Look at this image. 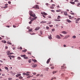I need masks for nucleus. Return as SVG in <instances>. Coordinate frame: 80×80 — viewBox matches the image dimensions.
<instances>
[{
  "instance_id": "19",
  "label": "nucleus",
  "mask_w": 80,
  "mask_h": 80,
  "mask_svg": "<svg viewBox=\"0 0 80 80\" xmlns=\"http://www.w3.org/2000/svg\"><path fill=\"white\" fill-rule=\"evenodd\" d=\"M32 61H33L34 62H37V60L36 59H32Z\"/></svg>"
},
{
  "instance_id": "6",
  "label": "nucleus",
  "mask_w": 80,
  "mask_h": 80,
  "mask_svg": "<svg viewBox=\"0 0 80 80\" xmlns=\"http://www.w3.org/2000/svg\"><path fill=\"white\" fill-rule=\"evenodd\" d=\"M50 60H51V58H49V59L47 61V64H48V63H49V62H50Z\"/></svg>"
},
{
  "instance_id": "35",
  "label": "nucleus",
  "mask_w": 80,
  "mask_h": 80,
  "mask_svg": "<svg viewBox=\"0 0 80 80\" xmlns=\"http://www.w3.org/2000/svg\"><path fill=\"white\" fill-rule=\"evenodd\" d=\"M33 77V76H28V77H27V78H30V77Z\"/></svg>"
},
{
  "instance_id": "43",
  "label": "nucleus",
  "mask_w": 80,
  "mask_h": 80,
  "mask_svg": "<svg viewBox=\"0 0 80 80\" xmlns=\"http://www.w3.org/2000/svg\"><path fill=\"white\" fill-rule=\"evenodd\" d=\"M8 79L9 80H12V78H9Z\"/></svg>"
},
{
  "instance_id": "34",
  "label": "nucleus",
  "mask_w": 80,
  "mask_h": 80,
  "mask_svg": "<svg viewBox=\"0 0 80 80\" xmlns=\"http://www.w3.org/2000/svg\"><path fill=\"white\" fill-rule=\"evenodd\" d=\"M28 31L29 32H32V29L31 28L30 29H29Z\"/></svg>"
},
{
  "instance_id": "53",
  "label": "nucleus",
  "mask_w": 80,
  "mask_h": 80,
  "mask_svg": "<svg viewBox=\"0 0 80 80\" xmlns=\"http://www.w3.org/2000/svg\"><path fill=\"white\" fill-rule=\"evenodd\" d=\"M60 36H61L62 37H63V36L62 35V34H60Z\"/></svg>"
},
{
  "instance_id": "36",
  "label": "nucleus",
  "mask_w": 80,
  "mask_h": 80,
  "mask_svg": "<svg viewBox=\"0 0 80 80\" xmlns=\"http://www.w3.org/2000/svg\"><path fill=\"white\" fill-rule=\"evenodd\" d=\"M73 38H76V36H72Z\"/></svg>"
},
{
  "instance_id": "29",
  "label": "nucleus",
  "mask_w": 80,
  "mask_h": 80,
  "mask_svg": "<svg viewBox=\"0 0 80 80\" xmlns=\"http://www.w3.org/2000/svg\"><path fill=\"white\" fill-rule=\"evenodd\" d=\"M24 59H28V58L27 57H24Z\"/></svg>"
},
{
  "instance_id": "11",
  "label": "nucleus",
  "mask_w": 80,
  "mask_h": 80,
  "mask_svg": "<svg viewBox=\"0 0 80 80\" xmlns=\"http://www.w3.org/2000/svg\"><path fill=\"white\" fill-rule=\"evenodd\" d=\"M36 8H37V9H39V7H38V5H36Z\"/></svg>"
},
{
  "instance_id": "54",
  "label": "nucleus",
  "mask_w": 80,
  "mask_h": 80,
  "mask_svg": "<svg viewBox=\"0 0 80 80\" xmlns=\"http://www.w3.org/2000/svg\"><path fill=\"white\" fill-rule=\"evenodd\" d=\"M7 53H10V51H7Z\"/></svg>"
},
{
  "instance_id": "3",
  "label": "nucleus",
  "mask_w": 80,
  "mask_h": 80,
  "mask_svg": "<svg viewBox=\"0 0 80 80\" xmlns=\"http://www.w3.org/2000/svg\"><path fill=\"white\" fill-rule=\"evenodd\" d=\"M30 16L31 17H35L36 16L35 14L33 13V14H30Z\"/></svg>"
},
{
  "instance_id": "45",
  "label": "nucleus",
  "mask_w": 80,
  "mask_h": 80,
  "mask_svg": "<svg viewBox=\"0 0 80 80\" xmlns=\"http://www.w3.org/2000/svg\"><path fill=\"white\" fill-rule=\"evenodd\" d=\"M8 8V6H5L4 7V8Z\"/></svg>"
},
{
  "instance_id": "46",
  "label": "nucleus",
  "mask_w": 80,
  "mask_h": 80,
  "mask_svg": "<svg viewBox=\"0 0 80 80\" xmlns=\"http://www.w3.org/2000/svg\"><path fill=\"white\" fill-rule=\"evenodd\" d=\"M32 21H31L30 22H29V24H32Z\"/></svg>"
},
{
  "instance_id": "8",
  "label": "nucleus",
  "mask_w": 80,
  "mask_h": 80,
  "mask_svg": "<svg viewBox=\"0 0 80 80\" xmlns=\"http://www.w3.org/2000/svg\"><path fill=\"white\" fill-rule=\"evenodd\" d=\"M67 22L68 23H72V21H70L69 19H67Z\"/></svg>"
},
{
  "instance_id": "33",
  "label": "nucleus",
  "mask_w": 80,
  "mask_h": 80,
  "mask_svg": "<svg viewBox=\"0 0 80 80\" xmlns=\"http://www.w3.org/2000/svg\"><path fill=\"white\" fill-rule=\"evenodd\" d=\"M74 2H77L78 3V2H79V1H78V0H75L74 1Z\"/></svg>"
},
{
  "instance_id": "62",
  "label": "nucleus",
  "mask_w": 80,
  "mask_h": 80,
  "mask_svg": "<svg viewBox=\"0 0 80 80\" xmlns=\"http://www.w3.org/2000/svg\"><path fill=\"white\" fill-rule=\"evenodd\" d=\"M11 57H12V58H14L15 56H11Z\"/></svg>"
},
{
  "instance_id": "16",
  "label": "nucleus",
  "mask_w": 80,
  "mask_h": 80,
  "mask_svg": "<svg viewBox=\"0 0 80 80\" xmlns=\"http://www.w3.org/2000/svg\"><path fill=\"white\" fill-rule=\"evenodd\" d=\"M39 29H40V28H39L38 27H37V28H36L35 29V30H39Z\"/></svg>"
},
{
  "instance_id": "18",
  "label": "nucleus",
  "mask_w": 80,
  "mask_h": 80,
  "mask_svg": "<svg viewBox=\"0 0 80 80\" xmlns=\"http://www.w3.org/2000/svg\"><path fill=\"white\" fill-rule=\"evenodd\" d=\"M7 43L8 44H9V45H12V43L10 42L9 41L7 42Z\"/></svg>"
},
{
  "instance_id": "49",
  "label": "nucleus",
  "mask_w": 80,
  "mask_h": 80,
  "mask_svg": "<svg viewBox=\"0 0 80 80\" xmlns=\"http://www.w3.org/2000/svg\"><path fill=\"white\" fill-rule=\"evenodd\" d=\"M43 74H41V75L40 76V77H43Z\"/></svg>"
},
{
  "instance_id": "60",
  "label": "nucleus",
  "mask_w": 80,
  "mask_h": 80,
  "mask_svg": "<svg viewBox=\"0 0 80 80\" xmlns=\"http://www.w3.org/2000/svg\"><path fill=\"white\" fill-rule=\"evenodd\" d=\"M13 27H14V28H16V26L15 25H13Z\"/></svg>"
},
{
  "instance_id": "31",
  "label": "nucleus",
  "mask_w": 80,
  "mask_h": 80,
  "mask_svg": "<svg viewBox=\"0 0 80 80\" xmlns=\"http://www.w3.org/2000/svg\"><path fill=\"white\" fill-rule=\"evenodd\" d=\"M19 79H23V77L22 76H20L19 77Z\"/></svg>"
},
{
  "instance_id": "51",
  "label": "nucleus",
  "mask_w": 80,
  "mask_h": 80,
  "mask_svg": "<svg viewBox=\"0 0 80 80\" xmlns=\"http://www.w3.org/2000/svg\"><path fill=\"white\" fill-rule=\"evenodd\" d=\"M5 69H6V70H8V67H5Z\"/></svg>"
},
{
  "instance_id": "26",
  "label": "nucleus",
  "mask_w": 80,
  "mask_h": 80,
  "mask_svg": "<svg viewBox=\"0 0 80 80\" xmlns=\"http://www.w3.org/2000/svg\"><path fill=\"white\" fill-rule=\"evenodd\" d=\"M61 11V10H56V12H60Z\"/></svg>"
},
{
  "instance_id": "23",
  "label": "nucleus",
  "mask_w": 80,
  "mask_h": 80,
  "mask_svg": "<svg viewBox=\"0 0 80 80\" xmlns=\"http://www.w3.org/2000/svg\"><path fill=\"white\" fill-rule=\"evenodd\" d=\"M25 56H26V55H21V57H25Z\"/></svg>"
},
{
  "instance_id": "7",
  "label": "nucleus",
  "mask_w": 80,
  "mask_h": 80,
  "mask_svg": "<svg viewBox=\"0 0 80 80\" xmlns=\"http://www.w3.org/2000/svg\"><path fill=\"white\" fill-rule=\"evenodd\" d=\"M10 73L12 74V75H15V74H16V73L13 72H11Z\"/></svg>"
},
{
  "instance_id": "64",
  "label": "nucleus",
  "mask_w": 80,
  "mask_h": 80,
  "mask_svg": "<svg viewBox=\"0 0 80 80\" xmlns=\"http://www.w3.org/2000/svg\"><path fill=\"white\" fill-rule=\"evenodd\" d=\"M57 8H60V6H59V5H58V6H57Z\"/></svg>"
},
{
  "instance_id": "27",
  "label": "nucleus",
  "mask_w": 80,
  "mask_h": 80,
  "mask_svg": "<svg viewBox=\"0 0 80 80\" xmlns=\"http://www.w3.org/2000/svg\"><path fill=\"white\" fill-rule=\"evenodd\" d=\"M50 8H51V9H54V7L53 6H50Z\"/></svg>"
},
{
  "instance_id": "30",
  "label": "nucleus",
  "mask_w": 80,
  "mask_h": 80,
  "mask_svg": "<svg viewBox=\"0 0 80 80\" xmlns=\"http://www.w3.org/2000/svg\"><path fill=\"white\" fill-rule=\"evenodd\" d=\"M80 2L78 3L77 4V7H80Z\"/></svg>"
},
{
  "instance_id": "50",
  "label": "nucleus",
  "mask_w": 80,
  "mask_h": 80,
  "mask_svg": "<svg viewBox=\"0 0 80 80\" xmlns=\"http://www.w3.org/2000/svg\"><path fill=\"white\" fill-rule=\"evenodd\" d=\"M40 34H41V35H42V31L40 32Z\"/></svg>"
},
{
  "instance_id": "32",
  "label": "nucleus",
  "mask_w": 80,
  "mask_h": 80,
  "mask_svg": "<svg viewBox=\"0 0 80 80\" xmlns=\"http://www.w3.org/2000/svg\"><path fill=\"white\" fill-rule=\"evenodd\" d=\"M17 58L18 60H20V59H22L20 57H18Z\"/></svg>"
},
{
  "instance_id": "56",
  "label": "nucleus",
  "mask_w": 80,
  "mask_h": 80,
  "mask_svg": "<svg viewBox=\"0 0 80 80\" xmlns=\"http://www.w3.org/2000/svg\"><path fill=\"white\" fill-rule=\"evenodd\" d=\"M40 74H37V75H36V76L37 77H38V76H39Z\"/></svg>"
},
{
  "instance_id": "15",
  "label": "nucleus",
  "mask_w": 80,
  "mask_h": 80,
  "mask_svg": "<svg viewBox=\"0 0 80 80\" xmlns=\"http://www.w3.org/2000/svg\"><path fill=\"white\" fill-rule=\"evenodd\" d=\"M47 23L46 21H42L40 22L41 23Z\"/></svg>"
},
{
  "instance_id": "24",
  "label": "nucleus",
  "mask_w": 80,
  "mask_h": 80,
  "mask_svg": "<svg viewBox=\"0 0 80 80\" xmlns=\"http://www.w3.org/2000/svg\"><path fill=\"white\" fill-rule=\"evenodd\" d=\"M27 49H25V50H23L22 51V52H27Z\"/></svg>"
},
{
  "instance_id": "61",
  "label": "nucleus",
  "mask_w": 80,
  "mask_h": 80,
  "mask_svg": "<svg viewBox=\"0 0 80 80\" xmlns=\"http://www.w3.org/2000/svg\"><path fill=\"white\" fill-rule=\"evenodd\" d=\"M26 75H27V76H29L30 74H26Z\"/></svg>"
},
{
  "instance_id": "47",
  "label": "nucleus",
  "mask_w": 80,
  "mask_h": 80,
  "mask_svg": "<svg viewBox=\"0 0 80 80\" xmlns=\"http://www.w3.org/2000/svg\"><path fill=\"white\" fill-rule=\"evenodd\" d=\"M69 18L70 19H72V18L71 16H69Z\"/></svg>"
},
{
  "instance_id": "42",
  "label": "nucleus",
  "mask_w": 80,
  "mask_h": 80,
  "mask_svg": "<svg viewBox=\"0 0 80 80\" xmlns=\"http://www.w3.org/2000/svg\"><path fill=\"white\" fill-rule=\"evenodd\" d=\"M45 5L47 6H48V3H46Z\"/></svg>"
},
{
  "instance_id": "59",
  "label": "nucleus",
  "mask_w": 80,
  "mask_h": 80,
  "mask_svg": "<svg viewBox=\"0 0 80 80\" xmlns=\"http://www.w3.org/2000/svg\"><path fill=\"white\" fill-rule=\"evenodd\" d=\"M8 3H9V4H10L11 3V2L8 1Z\"/></svg>"
},
{
  "instance_id": "4",
  "label": "nucleus",
  "mask_w": 80,
  "mask_h": 80,
  "mask_svg": "<svg viewBox=\"0 0 80 80\" xmlns=\"http://www.w3.org/2000/svg\"><path fill=\"white\" fill-rule=\"evenodd\" d=\"M65 64H63V66H61L62 68L61 69H63V68H67L66 67H65Z\"/></svg>"
},
{
  "instance_id": "41",
  "label": "nucleus",
  "mask_w": 80,
  "mask_h": 80,
  "mask_svg": "<svg viewBox=\"0 0 80 80\" xmlns=\"http://www.w3.org/2000/svg\"><path fill=\"white\" fill-rule=\"evenodd\" d=\"M30 35H35V33H30Z\"/></svg>"
},
{
  "instance_id": "21",
  "label": "nucleus",
  "mask_w": 80,
  "mask_h": 80,
  "mask_svg": "<svg viewBox=\"0 0 80 80\" xmlns=\"http://www.w3.org/2000/svg\"><path fill=\"white\" fill-rule=\"evenodd\" d=\"M64 15H65L67 16L68 15V14H67V12H64Z\"/></svg>"
},
{
  "instance_id": "48",
  "label": "nucleus",
  "mask_w": 80,
  "mask_h": 80,
  "mask_svg": "<svg viewBox=\"0 0 80 80\" xmlns=\"http://www.w3.org/2000/svg\"><path fill=\"white\" fill-rule=\"evenodd\" d=\"M48 17L49 18H51V16H48Z\"/></svg>"
},
{
  "instance_id": "28",
  "label": "nucleus",
  "mask_w": 80,
  "mask_h": 80,
  "mask_svg": "<svg viewBox=\"0 0 80 80\" xmlns=\"http://www.w3.org/2000/svg\"><path fill=\"white\" fill-rule=\"evenodd\" d=\"M70 37V35L67 36L65 37V38H68V37Z\"/></svg>"
},
{
  "instance_id": "1",
  "label": "nucleus",
  "mask_w": 80,
  "mask_h": 80,
  "mask_svg": "<svg viewBox=\"0 0 80 80\" xmlns=\"http://www.w3.org/2000/svg\"><path fill=\"white\" fill-rule=\"evenodd\" d=\"M41 14H42V16L43 17H44V18H46V17L45 16H44V15H47V13L45 12H41Z\"/></svg>"
},
{
  "instance_id": "38",
  "label": "nucleus",
  "mask_w": 80,
  "mask_h": 80,
  "mask_svg": "<svg viewBox=\"0 0 80 80\" xmlns=\"http://www.w3.org/2000/svg\"><path fill=\"white\" fill-rule=\"evenodd\" d=\"M22 75H26L27 73H26L25 72H24L23 73Z\"/></svg>"
},
{
  "instance_id": "58",
  "label": "nucleus",
  "mask_w": 80,
  "mask_h": 80,
  "mask_svg": "<svg viewBox=\"0 0 80 80\" xmlns=\"http://www.w3.org/2000/svg\"><path fill=\"white\" fill-rule=\"evenodd\" d=\"M49 27H53L52 25H49Z\"/></svg>"
},
{
  "instance_id": "25",
  "label": "nucleus",
  "mask_w": 80,
  "mask_h": 80,
  "mask_svg": "<svg viewBox=\"0 0 80 80\" xmlns=\"http://www.w3.org/2000/svg\"><path fill=\"white\" fill-rule=\"evenodd\" d=\"M57 71H54L52 72V73L53 74H54V73H57Z\"/></svg>"
},
{
  "instance_id": "10",
  "label": "nucleus",
  "mask_w": 80,
  "mask_h": 80,
  "mask_svg": "<svg viewBox=\"0 0 80 80\" xmlns=\"http://www.w3.org/2000/svg\"><path fill=\"white\" fill-rule=\"evenodd\" d=\"M16 77H18L19 76H21V74H18L16 75Z\"/></svg>"
},
{
  "instance_id": "44",
  "label": "nucleus",
  "mask_w": 80,
  "mask_h": 80,
  "mask_svg": "<svg viewBox=\"0 0 80 80\" xmlns=\"http://www.w3.org/2000/svg\"><path fill=\"white\" fill-rule=\"evenodd\" d=\"M52 7H55V5L54 4H52Z\"/></svg>"
},
{
  "instance_id": "39",
  "label": "nucleus",
  "mask_w": 80,
  "mask_h": 80,
  "mask_svg": "<svg viewBox=\"0 0 80 80\" xmlns=\"http://www.w3.org/2000/svg\"><path fill=\"white\" fill-rule=\"evenodd\" d=\"M29 63H31V59L28 60Z\"/></svg>"
},
{
  "instance_id": "13",
  "label": "nucleus",
  "mask_w": 80,
  "mask_h": 80,
  "mask_svg": "<svg viewBox=\"0 0 80 80\" xmlns=\"http://www.w3.org/2000/svg\"><path fill=\"white\" fill-rule=\"evenodd\" d=\"M37 66V64H34L32 66V67L35 68Z\"/></svg>"
},
{
  "instance_id": "9",
  "label": "nucleus",
  "mask_w": 80,
  "mask_h": 80,
  "mask_svg": "<svg viewBox=\"0 0 80 80\" xmlns=\"http://www.w3.org/2000/svg\"><path fill=\"white\" fill-rule=\"evenodd\" d=\"M48 38L51 40V39H52V35H50L49 36H48Z\"/></svg>"
},
{
  "instance_id": "37",
  "label": "nucleus",
  "mask_w": 80,
  "mask_h": 80,
  "mask_svg": "<svg viewBox=\"0 0 80 80\" xmlns=\"http://www.w3.org/2000/svg\"><path fill=\"white\" fill-rule=\"evenodd\" d=\"M56 79V78H52L51 79V80H53V79Z\"/></svg>"
},
{
  "instance_id": "14",
  "label": "nucleus",
  "mask_w": 80,
  "mask_h": 80,
  "mask_svg": "<svg viewBox=\"0 0 80 80\" xmlns=\"http://www.w3.org/2000/svg\"><path fill=\"white\" fill-rule=\"evenodd\" d=\"M2 43H7V42L5 40L2 41Z\"/></svg>"
},
{
  "instance_id": "57",
  "label": "nucleus",
  "mask_w": 80,
  "mask_h": 80,
  "mask_svg": "<svg viewBox=\"0 0 80 80\" xmlns=\"http://www.w3.org/2000/svg\"><path fill=\"white\" fill-rule=\"evenodd\" d=\"M46 28H47V29L48 30V29H49V28L48 27H46Z\"/></svg>"
},
{
  "instance_id": "40",
  "label": "nucleus",
  "mask_w": 80,
  "mask_h": 80,
  "mask_svg": "<svg viewBox=\"0 0 80 80\" xmlns=\"http://www.w3.org/2000/svg\"><path fill=\"white\" fill-rule=\"evenodd\" d=\"M80 20V18H78V19L77 20H76L77 21H78H78H79V20Z\"/></svg>"
},
{
  "instance_id": "17",
  "label": "nucleus",
  "mask_w": 80,
  "mask_h": 80,
  "mask_svg": "<svg viewBox=\"0 0 80 80\" xmlns=\"http://www.w3.org/2000/svg\"><path fill=\"white\" fill-rule=\"evenodd\" d=\"M32 13H33V12L31 11H29V14L30 15V14H32Z\"/></svg>"
},
{
  "instance_id": "2",
  "label": "nucleus",
  "mask_w": 80,
  "mask_h": 80,
  "mask_svg": "<svg viewBox=\"0 0 80 80\" xmlns=\"http://www.w3.org/2000/svg\"><path fill=\"white\" fill-rule=\"evenodd\" d=\"M37 16L35 17L34 18H32V19L31 20V22H33V20H35V19H37Z\"/></svg>"
},
{
  "instance_id": "55",
  "label": "nucleus",
  "mask_w": 80,
  "mask_h": 80,
  "mask_svg": "<svg viewBox=\"0 0 80 80\" xmlns=\"http://www.w3.org/2000/svg\"><path fill=\"white\" fill-rule=\"evenodd\" d=\"M6 27H8V28H9V27H10V26H6Z\"/></svg>"
},
{
  "instance_id": "5",
  "label": "nucleus",
  "mask_w": 80,
  "mask_h": 80,
  "mask_svg": "<svg viewBox=\"0 0 80 80\" xmlns=\"http://www.w3.org/2000/svg\"><path fill=\"white\" fill-rule=\"evenodd\" d=\"M56 38H58V39H60L61 38H60V36L58 35H57L56 36Z\"/></svg>"
},
{
  "instance_id": "63",
  "label": "nucleus",
  "mask_w": 80,
  "mask_h": 80,
  "mask_svg": "<svg viewBox=\"0 0 80 80\" xmlns=\"http://www.w3.org/2000/svg\"><path fill=\"white\" fill-rule=\"evenodd\" d=\"M33 75H36V73L35 72H33Z\"/></svg>"
},
{
  "instance_id": "52",
  "label": "nucleus",
  "mask_w": 80,
  "mask_h": 80,
  "mask_svg": "<svg viewBox=\"0 0 80 80\" xmlns=\"http://www.w3.org/2000/svg\"><path fill=\"white\" fill-rule=\"evenodd\" d=\"M32 8H36V6H33V7H32Z\"/></svg>"
},
{
  "instance_id": "12",
  "label": "nucleus",
  "mask_w": 80,
  "mask_h": 80,
  "mask_svg": "<svg viewBox=\"0 0 80 80\" xmlns=\"http://www.w3.org/2000/svg\"><path fill=\"white\" fill-rule=\"evenodd\" d=\"M62 33L64 34H67V32L66 31H64L62 32Z\"/></svg>"
},
{
  "instance_id": "20",
  "label": "nucleus",
  "mask_w": 80,
  "mask_h": 80,
  "mask_svg": "<svg viewBox=\"0 0 80 80\" xmlns=\"http://www.w3.org/2000/svg\"><path fill=\"white\" fill-rule=\"evenodd\" d=\"M70 3H71V4H72V5H74V4H75V2H70Z\"/></svg>"
},
{
  "instance_id": "22",
  "label": "nucleus",
  "mask_w": 80,
  "mask_h": 80,
  "mask_svg": "<svg viewBox=\"0 0 80 80\" xmlns=\"http://www.w3.org/2000/svg\"><path fill=\"white\" fill-rule=\"evenodd\" d=\"M61 18V17L60 16H58V18H57V19H60Z\"/></svg>"
}]
</instances>
